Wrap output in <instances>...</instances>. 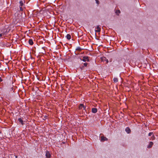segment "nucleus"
<instances>
[{
  "label": "nucleus",
  "instance_id": "obj_1",
  "mask_svg": "<svg viewBox=\"0 0 158 158\" xmlns=\"http://www.w3.org/2000/svg\"><path fill=\"white\" fill-rule=\"evenodd\" d=\"M79 108L80 109H82L83 108L84 110H85L86 107L83 104H80L79 106Z\"/></svg>",
  "mask_w": 158,
  "mask_h": 158
},
{
  "label": "nucleus",
  "instance_id": "obj_2",
  "mask_svg": "<svg viewBox=\"0 0 158 158\" xmlns=\"http://www.w3.org/2000/svg\"><path fill=\"white\" fill-rule=\"evenodd\" d=\"M82 60L84 62L86 61H89V57L88 56H85L83 57V58Z\"/></svg>",
  "mask_w": 158,
  "mask_h": 158
},
{
  "label": "nucleus",
  "instance_id": "obj_3",
  "mask_svg": "<svg viewBox=\"0 0 158 158\" xmlns=\"http://www.w3.org/2000/svg\"><path fill=\"white\" fill-rule=\"evenodd\" d=\"M46 156L47 158H50V154L48 151H46Z\"/></svg>",
  "mask_w": 158,
  "mask_h": 158
},
{
  "label": "nucleus",
  "instance_id": "obj_4",
  "mask_svg": "<svg viewBox=\"0 0 158 158\" xmlns=\"http://www.w3.org/2000/svg\"><path fill=\"white\" fill-rule=\"evenodd\" d=\"M101 59L102 61H106V63H108V60L105 57L101 58Z\"/></svg>",
  "mask_w": 158,
  "mask_h": 158
},
{
  "label": "nucleus",
  "instance_id": "obj_5",
  "mask_svg": "<svg viewBox=\"0 0 158 158\" xmlns=\"http://www.w3.org/2000/svg\"><path fill=\"white\" fill-rule=\"evenodd\" d=\"M125 131L127 133H130L131 131L130 129L128 127L126 128Z\"/></svg>",
  "mask_w": 158,
  "mask_h": 158
},
{
  "label": "nucleus",
  "instance_id": "obj_6",
  "mask_svg": "<svg viewBox=\"0 0 158 158\" xmlns=\"http://www.w3.org/2000/svg\"><path fill=\"white\" fill-rule=\"evenodd\" d=\"M92 112L93 113H95L97 112V110L96 108H93L92 110Z\"/></svg>",
  "mask_w": 158,
  "mask_h": 158
},
{
  "label": "nucleus",
  "instance_id": "obj_7",
  "mask_svg": "<svg viewBox=\"0 0 158 158\" xmlns=\"http://www.w3.org/2000/svg\"><path fill=\"white\" fill-rule=\"evenodd\" d=\"M96 28L97 29L95 31L96 32H99L100 31L101 28L99 26H97Z\"/></svg>",
  "mask_w": 158,
  "mask_h": 158
},
{
  "label": "nucleus",
  "instance_id": "obj_8",
  "mask_svg": "<svg viewBox=\"0 0 158 158\" xmlns=\"http://www.w3.org/2000/svg\"><path fill=\"white\" fill-rule=\"evenodd\" d=\"M107 139L105 137H104L103 136H102L101 137V141H104L105 140H107Z\"/></svg>",
  "mask_w": 158,
  "mask_h": 158
},
{
  "label": "nucleus",
  "instance_id": "obj_9",
  "mask_svg": "<svg viewBox=\"0 0 158 158\" xmlns=\"http://www.w3.org/2000/svg\"><path fill=\"white\" fill-rule=\"evenodd\" d=\"M28 42L29 44L31 45H32L33 44V42L32 40L30 39L29 40Z\"/></svg>",
  "mask_w": 158,
  "mask_h": 158
},
{
  "label": "nucleus",
  "instance_id": "obj_10",
  "mask_svg": "<svg viewBox=\"0 0 158 158\" xmlns=\"http://www.w3.org/2000/svg\"><path fill=\"white\" fill-rule=\"evenodd\" d=\"M153 143L152 142H150L149 143V144L148 145V148H151L153 145Z\"/></svg>",
  "mask_w": 158,
  "mask_h": 158
},
{
  "label": "nucleus",
  "instance_id": "obj_11",
  "mask_svg": "<svg viewBox=\"0 0 158 158\" xmlns=\"http://www.w3.org/2000/svg\"><path fill=\"white\" fill-rule=\"evenodd\" d=\"M66 37L67 39L70 40L71 38V35L69 34H68L66 36Z\"/></svg>",
  "mask_w": 158,
  "mask_h": 158
},
{
  "label": "nucleus",
  "instance_id": "obj_12",
  "mask_svg": "<svg viewBox=\"0 0 158 158\" xmlns=\"http://www.w3.org/2000/svg\"><path fill=\"white\" fill-rule=\"evenodd\" d=\"M118 79L116 77H114L113 78V81L114 82V83L117 82L118 81Z\"/></svg>",
  "mask_w": 158,
  "mask_h": 158
},
{
  "label": "nucleus",
  "instance_id": "obj_13",
  "mask_svg": "<svg viewBox=\"0 0 158 158\" xmlns=\"http://www.w3.org/2000/svg\"><path fill=\"white\" fill-rule=\"evenodd\" d=\"M18 121L20 122L21 123V124L22 125H23V122L22 120L21 119V118H19V119H18Z\"/></svg>",
  "mask_w": 158,
  "mask_h": 158
},
{
  "label": "nucleus",
  "instance_id": "obj_14",
  "mask_svg": "<svg viewBox=\"0 0 158 158\" xmlns=\"http://www.w3.org/2000/svg\"><path fill=\"white\" fill-rule=\"evenodd\" d=\"M120 13V11L119 10H116L115 11V13L117 15H118Z\"/></svg>",
  "mask_w": 158,
  "mask_h": 158
},
{
  "label": "nucleus",
  "instance_id": "obj_15",
  "mask_svg": "<svg viewBox=\"0 0 158 158\" xmlns=\"http://www.w3.org/2000/svg\"><path fill=\"white\" fill-rule=\"evenodd\" d=\"M19 3L20 4V6H22L23 5V2L22 1H20Z\"/></svg>",
  "mask_w": 158,
  "mask_h": 158
},
{
  "label": "nucleus",
  "instance_id": "obj_16",
  "mask_svg": "<svg viewBox=\"0 0 158 158\" xmlns=\"http://www.w3.org/2000/svg\"><path fill=\"white\" fill-rule=\"evenodd\" d=\"M81 48L80 47H78L76 49V50H81Z\"/></svg>",
  "mask_w": 158,
  "mask_h": 158
},
{
  "label": "nucleus",
  "instance_id": "obj_17",
  "mask_svg": "<svg viewBox=\"0 0 158 158\" xmlns=\"http://www.w3.org/2000/svg\"><path fill=\"white\" fill-rule=\"evenodd\" d=\"M88 64L86 63H84L83 65L84 66L86 67L87 65Z\"/></svg>",
  "mask_w": 158,
  "mask_h": 158
},
{
  "label": "nucleus",
  "instance_id": "obj_18",
  "mask_svg": "<svg viewBox=\"0 0 158 158\" xmlns=\"http://www.w3.org/2000/svg\"><path fill=\"white\" fill-rule=\"evenodd\" d=\"M152 132H150L148 134V136H150L152 135Z\"/></svg>",
  "mask_w": 158,
  "mask_h": 158
},
{
  "label": "nucleus",
  "instance_id": "obj_19",
  "mask_svg": "<svg viewBox=\"0 0 158 158\" xmlns=\"http://www.w3.org/2000/svg\"><path fill=\"white\" fill-rule=\"evenodd\" d=\"M96 1V3L98 4H99V2L98 1V0H95Z\"/></svg>",
  "mask_w": 158,
  "mask_h": 158
},
{
  "label": "nucleus",
  "instance_id": "obj_20",
  "mask_svg": "<svg viewBox=\"0 0 158 158\" xmlns=\"http://www.w3.org/2000/svg\"><path fill=\"white\" fill-rule=\"evenodd\" d=\"M2 81V79L1 78V77H0V82H1Z\"/></svg>",
  "mask_w": 158,
  "mask_h": 158
},
{
  "label": "nucleus",
  "instance_id": "obj_21",
  "mask_svg": "<svg viewBox=\"0 0 158 158\" xmlns=\"http://www.w3.org/2000/svg\"><path fill=\"white\" fill-rule=\"evenodd\" d=\"M20 10H23V9H22V7H20Z\"/></svg>",
  "mask_w": 158,
  "mask_h": 158
},
{
  "label": "nucleus",
  "instance_id": "obj_22",
  "mask_svg": "<svg viewBox=\"0 0 158 158\" xmlns=\"http://www.w3.org/2000/svg\"><path fill=\"white\" fill-rule=\"evenodd\" d=\"M2 35V33L0 34V37H1Z\"/></svg>",
  "mask_w": 158,
  "mask_h": 158
},
{
  "label": "nucleus",
  "instance_id": "obj_23",
  "mask_svg": "<svg viewBox=\"0 0 158 158\" xmlns=\"http://www.w3.org/2000/svg\"><path fill=\"white\" fill-rule=\"evenodd\" d=\"M11 89L12 90H13V87H12V88H11Z\"/></svg>",
  "mask_w": 158,
  "mask_h": 158
},
{
  "label": "nucleus",
  "instance_id": "obj_24",
  "mask_svg": "<svg viewBox=\"0 0 158 158\" xmlns=\"http://www.w3.org/2000/svg\"><path fill=\"white\" fill-rule=\"evenodd\" d=\"M75 53L76 55H77L78 54V53Z\"/></svg>",
  "mask_w": 158,
  "mask_h": 158
},
{
  "label": "nucleus",
  "instance_id": "obj_25",
  "mask_svg": "<svg viewBox=\"0 0 158 158\" xmlns=\"http://www.w3.org/2000/svg\"><path fill=\"white\" fill-rule=\"evenodd\" d=\"M1 133V132L0 131V134Z\"/></svg>",
  "mask_w": 158,
  "mask_h": 158
},
{
  "label": "nucleus",
  "instance_id": "obj_26",
  "mask_svg": "<svg viewBox=\"0 0 158 158\" xmlns=\"http://www.w3.org/2000/svg\"><path fill=\"white\" fill-rule=\"evenodd\" d=\"M17 156H16V158H17Z\"/></svg>",
  "mask_w": 158,
  "mask_h": 158
},
{
  "label": "nucleus",
  "instance_id": "obj_27",
  "mask_svg": "<svg viewBox=\"0 0 158 158\" xmlns=\"http://www.w3.org/2000/svg\"><path fill=\"white\" fill-rule=\"evenodd\" d=\"M152 137H154V136H152Z\"/></svg>",
  "mask_w": 158,
  "mask_h": 158
}]
</instances>
